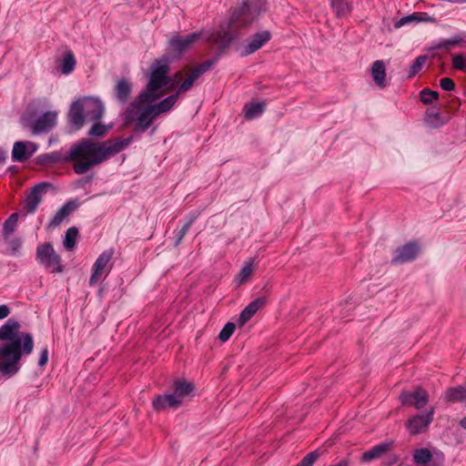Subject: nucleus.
Returning a JSON list of instances; mask_svg holds the SVG:
<instances>
[{"label": "nucleus", "mask_w": 466, "mask_h": 466, "mask_svg": "<svg viewBox=\"0 0 466 466\" xmlns=\"http://www.w3.org/2000/svg\"><path fill=\"white\" fill-rule=\"evenodd\" d=\"M444 399L448 402H462L466 400V382L463 385L448 388L445 390Z\"/></svg>", "instance_id": "a878e982"}, {"label": "nucleus", "mask_w": 466, "mask_h": 466, "mask_svg": "<svg viewBox=\"0 0 466 466\" xmlns=\"http://www.w3.org/2000/svg\"><path fill=\"white\" fill-rule=\"evenodd\" d=\"M371 76L375 84L384 88L387 86L386 82V68L382 60H376L371 66Z\"/></svg>", "instance_id": "393cba45"}, {"label": "nucleus", "mask_w": 466, "mask_h": 466, "mask_svg": "<svg viewBox=\"0 0 466 466\" xmlns=\"http://www.w3.org/2000/svg\"><path fill=\"white\" fill-rule=\"evenodd\" d=\"M20 324L9 319L0 328V373L3 376L12 377L20 369V360L23 354H30L34 348L33 338L29 333L19 331Z\"/></svg>", "instance_id": "7ed1b4c3"}, {"label": "nucleus", "mask_w": 466, "mask_h": 466, "mask_svg": "<svg viewBox=\"0 0 466 466\" xmlns=\"http://www.w3.org/2000/svg\"><path fill=\"white\" fill-rule=\"evenodd\" d=\"M35 149L33 142L17 141L13 147L12 158L14 161L24 162L32 157Z\"/></svg>", "instance_id": "f3484780"}, {"label": "nucleus", "mask_w": 466, "mask_h": 466, "mask_svg": "<svg viewBox=\"0 0 466 466\" xmlns=\"http://www.w3.org/2000/svg\"><path fill=\"white\" fill-rule=\"evenodd\" d=\"M10 313L9 308L6 305L0 306V319L6 318Z\"/></svg>", "instance_id": "de8ad7c7"}, {"label": "nucleus", "mask_w": 466, "mask_h": 466, "mask_svg": "<svg viewBox=\"0 0 466 466\" xmlns=\"http://www.w3.org/2000/svg\"><path fill=\"white\" fill-rule=\"evenodd\" d=\"M330 2L337 16H344L351 10L350 5L344 0H330Z\"/></svg>", "instance_id": "c756f323"}, {"label": "nucleus", "mask_w": 466, "mask_h": 466, "mask_svg": "<svg viewBox=\"0 0 466 466\" xmlns=\"http://www.w3.org/2000/svg\"><path fill=\"white\" fill-rule=\"evenodd\" d=\"M171 78H172V81L177 82V84L178 85L182 78V72L178 71V72L175 73Z\"/></svg>", "instance_id": "8fccbe9b"}, {"label": "nucleus", "mask_w": 466, "mask_h": 466, "mask_svg": "<svg viewBox=\"0 0 466 466\" xmlns=\"http://www.w3.org/2000/svg\"><path fill=\"white\" fill-rule=\"evenodd\" d=\"M415 20H417V16L415 14L401 17L400 19L395 22L394 27L400 28L401 26L410 24Z\"/></svg>", "instance_id": "79ce46f5"}, {"label": "nucleus", "mask_w": 466, "mask_h": 466, "mask_svg": "<svg viewBox=\"0 0 466 466\" xmlns=\"http://www.w3.org/2000/svg\"><path fill=\"white\" fill-rule=\"evenodd\" d=\"M150 74L146 88L132 101L123 113V119L127 125L136 123L134 130L136 132L144 133L138 127L141 110L147 105H155L157 100L164 96L166 92L160 91L171 81L168 76L170 66L167 58L156 60L150 66Z\"/></svg>", "instance_id": "f03ea898"}, {"label": "nucleus", "mask_w": 466, "mask_h": 466, "mask_svg": "<svg viewBox=\"0 0 466 466\" xmlns=\"http://www.w3.org/2000/svg\"><path fill=\"white\" fill-rule=\"evenodd\" d=\"M52 187L48 182H42L31 188L27 194L25 202L24 209L28 214L35 213L38 205L41 203L43 196L47 192V189Z\"/></svg>", "instance_id": "9d476101"}, {"label": "nucleus", "mask_w": 466, "mask_h": 466, "mask_svg": "<svg viewBox=\"0 0 466 466\" xmlns=\"http://www.w3.org/2000/svg\"><path fill=\"white\" fill-rule=\"evenodd\" d=\"M12 245H13V248L15 249L17 247L20 246V242H19V240L16 239L12 242Z\"/></svg>", "instance_id": "5fc2aeb1"}, {"label": "nucleus", "mask_w": 466, "mask_h": 466, "mask_svg": "<svg viewBox=\"0 0 466 466\" xmlns=\"http://www.w3.org/2000/svg\"><path fill=\"white\" fill-rule=\"evenodd\" d=\"M132 84L126 78H122L115 86L114 95L116 99L122 105H126L130 98Z\"/></svg>", "instance_id": "aec40b11"}, {"label": "nucleus", "mask_w": 466, "mask_h": 466, "mask_svg": "<svg viewBox=\"0 0 466 466\" xmlns=\"http://www.w3.org/2000/svg\"><path fill=\"white\" fill-rule=\"evenodd\" d=\"M236 329V325L233 322H228L224 328L221 329L218 339L225 342L229 339V338L232 336L234 330Z\"/></svg>", "instance_id": "58836bf2"}, {"label": "nucleus", "mask_w": 466, "mask_h": 466, "mask_svg": "<svg viewBox=\"0 0 466 466\" xmlns=\"http://www.w3.org/2000/svg\"><path fill=\"white\" fill-rule=\"evenodd\" d=\"M267 0H245L230 16V27L242 29L249 26L254 20L267 10Z\"/></svg>", "instance_id": "39448f33"}, {"label": "nucleus", "mask_w": 466, "mask_h": 466, "mask_svg": "<svg viewBox=\"0 0 466 466\" xmlns=\"http://www.w3.org/2000/svg\"><path fill=\"white\" fill-rule=\"evenodd\" d=\"M265 109V103H253L246 109V118L252 119L259 116Z\"/></svg>", "instance_id": "f704fd0d"}, {"label": "nucleus", "mask_w": 466, "mask_h": 466, "mask_svg": "<svg viewBox=\"0 0 466 466\" xmlns=\"http://www.w3.org/2000/svg\"><path fill=\"white\" fill-rule=\"evenodd\" d=\"M253 259H250L248 262L245 264L238 274V279L240 283H244L248 280V279L251 276L253 272Z\"/></svg>", "instance_id": "4c0bfd02"}, {"label": "nucleus", "mask_w": 466, "mask_h": 466, "mask_svg": "<svg viewBox=\"0 0 466 466\" xmlns=\"http://www.w3.org/2000/svg\"><path fill=\"white\" fill-rule=\"evenodd\" d=\"M420 251V246L417 242H409L395 250L392 264H402L412 261L416 258Z\"/></svg>", "instance_id": "f8f14e48"}, {"label": "nucleus", "mask_w": 466, "mask_h": 466, "mask_svg": "<svg viewBox=\"0 0 466 466\" xmlns=\"http://www.w3.org/2000/svg\"><path fill=\"white\" fill-rule=\"evenodd\" d=\"M21 122L24 127L29 128L35 136L49 133L57 124V112L47 111L35 120L23 116Z\"/></svg>", "instance_id": "423d86ee"}, {"label": "nucleus", "mask_w": 466, "mask_h": 466, "mask_svg": "<svg viewBox=\"0 0 466 466\" xmlns=\"http://www.w3.org/2000/svg\"><path fill=\"white\" fill-rule=\"evenodd\" d=\"M178 86L179 85H177V82H174V81L171 80L169 82V84L165 86V87H167L166 92L173 91L177 86L178 87Z\"/></svg>", "instance_id": "09e8293b"}, {"label": "nucleus", "mask_w": 466, "mask_h": 466, "mask_svg": "<svg viewBox=\"0 0 466 466\" xmlns=\"http://www.w3.org/2000/svg\"><path fill=\"white\" fill-rule=\"evenodd\" d=\"M427 60V56H419L418 57H416V59L410 66L409 73L407 76L408 78L415 76L422 69Z\"/></svg>", "instance_id": "2f4dec72"}, {"label": "nucleus", "mask_w": 466, "mask_h": 466, "mask_svg": "<svg viewBox=\"0 0 466 466\" xmlns=\"http://www.w3.org/2000/svg\"><path fill=\"white\" fill-rule=\"evenodd\" d=\"M173 389L174 392L172 394L177 397L176 399L181 404L183 400L194 390V385L185 380H176L173 383Z\"/></svg>", "instance_id": "b1692460"}, {"label": "nucleus", "mask_w": 466, "mask_h": 466, "mask_svg": "<svg viewBox=\"0 0 466 466\" xmlns=\"http://www.w3.org/2000/svg\"><path fill=\"white\" fill-rule=\"evenodd\" d=\"M267 303V298L265 296L258 297L251 301L240 313L238 318V324L240 326L245 325L256 312L264 307Z\"/></svg>", "instance_id": "a211bd4d"}, {"label": "nucleus", "mask_w": 466, "mask_h": 466, "mask_svg": "<svg viewBox=\"0 0 466 466\" xmlns=\"http://www.w3.org/2000/svg\"><path fill=\"white\" fill-rule=\"evenodd\" d=\"M238 30V29H232L230 26L228 30H218L212 33L208 36V41L210 44L217 46L220 51H223L229 46L234 37H236V35H233V32Z\"/></svg>", "instance_id": "dca6fc26"}, {"label": "nucleus", "mask_w": 466, "mask_h": 466, "mask_svg": "<svg viewBox=\"0 0 466 466\" xmlns=\"http://www.w3.org/2000/svg\"><path fill=\"white\" fill-rule=\"evenodd\" d=\"M6 157L5 151L0 149V166L5 162Z\"/></svg>", "instance_id": "603ef678"}, {"label": "nucleus", "mask_w": 466, "mask_h": 466, "mask_svg": "<svg viewBox=\"0 0 466 466\" xmlns=\"http://www.w3.org/2000/svg\"><path fill=\"white\" fill-rule=\"evenodd\" d=\"M217 62V59L207 60L191 69V73L194 74L197 78L200 77L204 73L208 71Z\"/></svg>", "instance_id": "72a5a7b5"}, {"label": "nucleus", "mask_w": 466, "mask_h": 466, "mask_svg": "<svg viewBox=\"0 0 466 466\" xmlns=\"http://www.w3.org/2000/svg\"><path fill=\"white\" fill-rule=\"evenodd\" d=\"M200 35V32H196L186 36H174L169 40V47L174 53L181 55L199 38Z\"/></svg>", "instance_id": "2eb2a0df"}, {"label": "nucleus", "mask_w": 466, "mask_h": 466, "mask_svg": "<svg viewBox=\"0 0 466 466\" xmlns=\"http://www.w3.org/2000/svg\"><path fill=\"white\" fill-rule=\"evenodd\" d=\"M270 38L271 34L268 30L258 32L252 35L247 40V45L243 48L242 56H248L255 53L264 45H266L270 40Z\"/></svg>", "instance_id": "4468645a"}, {"label": "nucleus", "mask_w": 466, "mask_h": 466, "mask_svg": "<svg viewBox=\"0 0 466 466\" xmlns=\"http://www.w3.org/2000/svg\"><path fill=\"white\" fill-rule=\"evenodd\" d=\"M399 399L402 406H413L421 410L429 401V394L423 388L417 387L413 391H402Z\"/></svg>", "instance_id": "1a4fd4ad"}, {"label": "nucleus", "mask_w": 466, "mask_h": 466, "mask_svg": "<svg viewBox=\"0 0 466 466\" xmlns=\"http://www.w3.org/2000/svg\"><path fill=\"white\" fill-rule=\"evenodd\" d=\"M434 408L431 407L426 413H420L410 417L406 422L410 434L418 435L427 431L433 420Z\"/></svg>", "instance_id": "6e6552de"}, {"label": "nucleus", "mask_w": 466, "mask_h": 466, "mask_svg": "<svg viewBox=\"0 0 466 466\" xmlns=\"http://www.w3.org/2000/svg\"><path fill=\"white\" fill-rule=\"evenodd\" d=\"M132 141L133 136L126 138L107 139L104 142L82 139L79 143L73 145L65 156L59 152L40 155L38 163L47 166L62 161H72L74 162V171L78 175H83L93 167L102 164L107 158L124 150Z\"/></svg>", "instance_id": "f257e3e1"}, {"label": "nucleus", "mask_w": 466, "mask_h": 466, "mask_svg": "<svg viewBox=\"0 0 466 466\" xmlns=\"http://www.w3.org/2000/svg\"><path fill=\"white\" fill-rule=\"evenodd\" d=\"M420 96L423 104L430 105L432 104L433 101L438 100L439 93L430 88H423L420 93Z\"/></svg>", "instance_id": "c9c22d12"}, {"label": "nucleus", "mask_w": 466, "mask_h": 466, "mask_svg": "<svg viewBox=\"0 0 466 466\" xmlns=\"http://www.w3.org/2000/svg\"><path fill=\"white\" fill-rule=\"evenodd\" d=\"M93 177L92 176H88L85 178V182L87 183V182H90L92 180Z\"/></svg>", "instance_id": "6e6d98bb"}, {"label": "nucleus", "mask_w": 466, "mask_h": 466, "mask_svg": "<svg viewBox=\"0 0 466 466\" xmlns=\"http://www.w3.org/2000/svg\"><path fill=\"white\" fill-rule=\"evenodd\" d=\"M86 120V117L85 116V112L82 109L79 101L76 100L70 106L68 112V123L72 127H74V129L78 130L84 126Z\"/></svg>", "instance_id": "6ab92c4d"}, {"label": "nucleus", "mask_w": 466, "mask_h": 466, "mask_svg": "<svg viewBox=\"0 0 466 466\" xmlns=\"http://www.w3.org/2000/svg\"><path fill=\"white\" fill-rule=\"evenodd\" d=\"M334 466H350V461L348 459H343Z\"/></svg>", "instance_id": "3c124183"}, {"label": "nucleus", "mask_w": 466, "mask_h": 466, "mask_svg": "<svg viewBox=\"0 0 466 466\" xmlns=\"http://www.w3.org/2000/svg\"><path fill=\"white\" fill-rule=\"evenodd\" d=\"M113 257V251L111 249L105 250L102 252L99 257L96 258V262L93 265V272L89 279V285H96L102 275L108 269V264Z\"/></svg>", "instance_id": "9b49d317"}, {"label": "nucleus", "mask_w": 466, "mask_h": 466, "mask_svg": "<svg viewBox=\"0 0 466 466\" xmlns=\"http://www.w3.org/2000/svg\"><path fill=\"white\" fill-rule=\"evenodd\" d=\"M106 132L107 128L106 127V126L100 123H96L88 131V135L92 137H103L106 134Z\"/></svg>", "instance_id": "ea45409f"}, {"label": "nucleus", "mask_w": 466, "mask_h": 466, "mask_svg": "<svg viewBox=\"0 0 466 466\" xmlns=\"http://www.w3.org/2000/svg\"><path fill=\"white\" fill-rule=\"evenodd\" d=\"M319 456L320 451L319 450H315L308 453L296 466H313V464L319 458Z\"/></svg>", "instance_id": "e433bc0d"}, {"label": "nucleus", "mask_w": 466, "mask_h": 466, "mask_svg": "<svg viewBox=\"0 0 466 466\" xmlns=\"http://www.w3.org/2000/svg\"><path fill=\"white\" fill-rule=\"evenodd\" d=\"M18 221V214L13 213L9 216V218L5 221L4 227H3V235L4 238L6 239L9 238V236L14 233L15 230L16 225Z\"/></svg>", "instance_id": "c85d7f7f"}, {"label": "nucleus", "mask_w": 466, "mask_h": 466, "mask_svg": "<svg viewBox=\"0 0 466 466\" xmlns=\"http://www.w3.org/2000/svg\"><path fill=\"white\" fill-rule=\"evenodd\" d=\"M391 447H392L391 442L380 443V444L372 447L370 450L365 451L361 455V461L362 462H370L376 459L381 458L391 449Z\"/></svg>", "instance_id": "4be33fe9"}, {"label": "nucleus", "mask_w": 466, "mask_h": 466, "mask_svg": "<svg viewBox=\"0 0 466 466\" xmlns=\"http://www.w3.org/2000/svg\"><path fill=\"white\" fill-rule=\"evenodd\" d=\"M76 200H70L66 203L54 216L49 223V227L56 228L59 226L70 214L78 208Z\"/></svg>", "instance_id": "412c9836"}, {"label": "nucleus", "mask_w": 466, "mask_h": 466, "mask_svg": "<svg viewBox=\"0 0 466 466\" xmlns=\"http://www.w3.org/2000/svg\"><path fill=\"white\" fill-rule=\"evenodd\" d=\"M453 66L457 69L463 70L466 66V60L462 56H456L453 58Z\"/></svg>", "instance_id": "c03bdc74"}, {"label": "nucleus", "mask_w": 466, "mask_h": 466, "mask_svg": "<svg viewBox=\"0 0 466 466\" xmlns=\"http://www.w3.org/2000/svg\"><path fill=\"white\" fill-rule=\"evenodd\" d=\"M425 121L432 127H439L446 123V119L441 115L439 108L434 106L426 110Z\"/></svg>", "instance_id": "cd10ccee"}, {"label": "nucleus", "mask_w": 466, "mask_h": 466, "mask_svg": "<svg viewBox=\"0 0 466 466\" xmlns=\"http://www.w3.org/2000/svg\"><path fill=\"white\" fill-rule=\"evenodd\" d=\"M76 62L74 54L71 51L66 52L64 59H63L61 72L64 75L70 74L74 70V68L76 66Z\"/></svg>", "instance_id": "7c9ffc66"}, {"label": "nucleus", "mask_w": 466, "mask_h": 466, "mask_svg": "<svg viewBox=\"0 0 466 466\" xmlns=\"http://www.w3.org/2000/svg\"><path fill=\"white\" fill-rule=\"evenodd\" d=\"M195 220V218H191L183 227L177 233V240L175 242V246H178L186 234L188 232L191 225L193 224Z\"/></svg>", "instance_id": "a19ab883"}, {"label": "nucleus", "mask_w": 466, "mask_h": 466, "mask_svg": "<svg viewBox=\"0 0 466 466\" xmlns=\"http://www.w3.org/2000/svg\"><path fill=\"white\" fill-rule=\"evenodd\" d=\"M460 42L461 39L459 38L448 39L443 42L442 46L446 48H450L452 46L458 45Z\"/></svg>", "instance_id": "49530a36"}, {"label": "nucleus", "mask_w": 466, "mask_h": 466, "mask_svg": "<svg viewBox=\"0 0 466 466\" xmlns=\"http://www.w3.org/2000/svg\"><path fill=\"white\" fill-rule=\"evenodd\" d=\"M461 426L466 430V417H464L463 419H461V422H460Z\"/></svg>", "instance_id": "864d4df0"}, {"label": "nucleus", "mask_w": 466, "mask_h": 466, "mask_svg": "<svg viewBox=\"0 0 466 466\" xmlns=\"http://www.w3.org/2000/svg\"><path fill=\"white\" fill-rule=\"evenodd\" d=\"M78 229L76 227L69 228L65 236L64 247L67 250H71L76 246Z\"/></svg>", "instance_id": "473e14b6"}, {"label": "nucleus", "mask_w": 466, "mask_h": 466, "mask_svg": "<svg viewBox=\"0 0 466 466\" xmlns=\"http://www.w3.org/2000/svg\"><path fill=\"white\" fill-rule=\"evenodd\" d=\"M440 86L445 91H451L455 88V84L451 78L443 77L440 80Z\"/></svg>", "instance_id": "37998d69"}, {"label": "nucleus", "mask_w": 466, "mask_h": 466, "mask_svg": "<svg viewBox=\"0 0 466 466\" xmlns=\"http://www.w3.org/2000/svg\"><path fill=\"white\" fill-rule=\"evenodd\" d=\"M78 101L85 112L86 120L98 121L102 117L104 106L98 99L86 97L78 99Z\"/></svg>", "instance_id": "ddd939ff"}, {"label": "nucleus", "mask_w": 466, "mask_h": 466, "mask_svg": "<svg viewBox=\"0 0 466 466\" xmlns=\"http://www.w3.org/2000/svg\"><path fill=\"white\" fill-rule=\"evenodd\" d=\"M36 259L52 273H61L64 269L60 256L51 243L39 245L36 248Z\"/></svg>", "instance_id": "0eeeda50"}, {"label": "nucleus", "mask_w": 466, "mask_h": 466, "mask_svg": "<svg viewBox=\"0 0 466 466\" xmlns=\"http://www.w3.org/2000/svg\"><path fill=\"white\" fill-rule=\"evenodd\" d=\"M48 360V350L47 349H44L40 354V358H39V360H38V365L40 367H43L46 364Z\"/></svg>", "instance_id": "a18cd8bd"}, {"label": "nucleus", "mask_w": 466, "mask_h": 466, "mask_svg": "<svg viewBox=\"0 0 466 466\" xmlns=\"http://www.w3.org/2000/svg\"><path fill=\"white\" fill-rule=\"evenodd\" d=\"M432 454L426 448L417 449L413 453V461L418 466H441L431 461Z\"/></svg>", "instance_id": "bb28decb"}, {"label": "nucleus", "mask_w": 466, "mask_h": 466, "mask_svg": "<svg viewBox=\"0 0 466 466\" xmlns=\"http://www.w3.org/2000/svg\"><path fill=\"white\" fill-rule=\"evenodd\" d=\"M197 79V76L190 72L188 76L178 86L175 94L168 96L155 105L145 106L141 110L138 127L142 130H147L159 116L169 112L173 108L179 96L190 90Z\"/></svg>", "instance_id": "20e7f679"}, {"label": "nucleus", "mask_w": 466, "mask_h": 466, "mask_svg": "<svg viewBox=\"0 0 466 466\" xmlns=\"http://www.w3.org/2000/svg\"><path fill=\"white\" fill-rule=\"evenodd\" d=\"M173 394L158 395L153 400V407L157 411L167 410V408L177 409L180 406V401Z\"/></svg>", "instance_id": "5701e85b"}]
</instances>
